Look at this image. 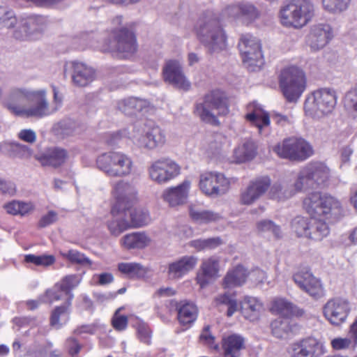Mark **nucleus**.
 I'll use <instances>...</instances> for the list:
<instances>
[{"label":"nucleus","mask_w":357,"mask_h":357,"mask_svg":"<svg viewBox=\"0 0 357 357\" xmlns=\"http://www.w3.org/2000/svg\"><path fill=\"white\" fill-rule=\"evenodd\" d=\"M181 173V167L169 158L153 161L148 167L149 178L157 184H165Z\"/></svg>","instance_id":"f8f14e48"},{"label":"nucleus","mask_w":357,"mask_h":357,"mask_svg":"<svg viewBox=\"0 0 357 357\" xmlns=\"http://www.w3.org/2000/svg\"><path fill=\"white\" fill-rule=\"evenodd\" d=\"M312 275H313L309 271H301L294 275L293 280L295 283L302 289L304 287L307 286Z\"/></svg>","instance_id":"e2e57ef3"},{"label":"nucleus","mask_w":357,"mask_h":357,"mask_svg":"<svg viewBox=\"0 0 357 357\" xmlns=\"http://www.w3.org/2000/svg\"><path fill=\"white\" fill-rule=\"evenodd\" d=\"M144 132L135 133L132 137L133 142L139 148L153 150L166 142L165 131L153 122L149 121L145 124Z\"/></svg>","instance_id":"2eb2a0df"},{"label":"nucleus","mask_w":357,"mask_h":357,"mask_svg":"<svg viewBox=\"0 0 357 357\" xmlns=\"http://www.w3.org/2000/svg\"><path fill=\"white\" fill-rule=\"evenodd\" d=\"M351 0H322L324 10L331 13H341L346 10L349 6Z\"/></svg>","instance_id":"603ef678"},{"label":"nucleus","mask_w":357,"mask_h":357,"mask_svg":"<svg viewBox=\"0 0 357 357\" xmlns=\"http://www.w3.org/2000/svg\"><path fill=\"white\" fill-rule=\"evenodd\" d=\"M271 311L275 314L284 317H301L304 314V311L282 298H275L272 303Z\"/></svg>","instance_id":"2f4dec72"},{"label":"nucleus","mask_w":357,"mask_h":357,"mask_svg":"<svg viewBox=\"0 0 357 357\" xmlns=\"http://www.w3.org/2000/svg\"><path fill=\"white\" fill-rule=\"evenodd\" d=\"M190 217L199 223H210L217 222L222 218V215L210 210H198L191 208L190 210Z\"/></svg>","instance_id":"37998d69"},{"label":"nucleus","mask_w":357,"mask_h":357,"mask_svg":"<svg viewBox=\"0 0 357 357\" xmlns=\"http://www.w3.org/2000/svg\"><path fill=\"white\" fill-rule=\"evenodd\" d=\"M332 29L327 24L313 25L307 36V44L312 51L324 47L332 38Z\"/></svg>","instance_id":"b1692460"},{"label":"nucleus","mask_w":357,"mask_h":357,"mask_svg":"<svg viewBox=\"0 0 357 357\" xmlns=\"http://www.w3.org/2000/svg\"><path fill=\"white\" fill-rule=\"evenodd\" d=\"M357 345V319L351 325L349 334L344 337H336L331 340V346L335 350L354 349Z\"/></svg>","instance_id":"f704fd0d"},{"label":"nucleus","mask_w":357,"mask_h":357,"mask_svg":"<svg viewBox=\"0 0 357 357\" xmlns=\"http://www.w3.org/2000/svg\"><path fill=\"white\" fill-rule=\"evenodd\" d=\"M239 4L226 6L219 16L208 11L198 21L195 27L199 40L211 53L219 52L227 46V36L220 22L240 17Z\"/></svg>","instance_id":"7ed1b4c3"},{"label":"nucleus","mask_w":357,"mask_h":357,"mask_svg":"<svg viewBox=\"0 0 357 357\" xmlns=\"http://www.w3.org/2000/svg\"><path fill=\"white\" fill-rule=\"evenodd\" d=\"M4 208L9 214L23 216L31 212L34 208V206L31 202L14 200L5 204Z\"/></svg>","instance_id":"c03bdc74"},{"label":"nucleus","mask_w":357,"mask_h":357,"mask_svg":"<svg viewBox=\"0 0 357 357\" xmlns=\"http://www.w3.org/2000/svg\"><path fill=\"white\" fill-rule=\"evenodd\" d=\"M244 338L237 334H232L222 340V349L225 357H238L244 348Z\"/></svg>","instance_id":"473e14b6"},{"label":"nucleus","mask_w":357,"mask_h":357,"mask_svg":"<svg viewBox=\"0 0 357 357\" xmlns=\"http://www.w3.org/2000/svg\"><path fill=\"white\" fill-rule=\"evenodd\" d=\"M331 177L330 168L322 162H311L304 166L298 172V186L303 190L315 188L324 185Z\"/></svg>","instance_id":"9d476101"},{"label":"nucleus","mask_w":357,"mask_h":357,"mask_svg":"<svg viewBox=\"0 0 357 357\" xmlns=\"http://www.w3.org/2000/svg\"><path fill=\"white\" fill-rule=\"evenodd\" d=\"M257 154V146L251 139H244L234 150V160L243 162L253 159Z\"/></svg>","instance_id":"72a5a7b5"},{"label":"nucleus","mask_w":357,"mask_h":357,"mask_svg":"<svg viewBox=\"0 0 357 357\" xmlns=\"http://www.w3.org/2000/svg\"><path fill=\"white\" fill-rule=\"evenodd\" d=\"M34 158L43 166L59 167L63 164L68 158L67 151L61 148H50L42 154L34 155Z\"/></svg>","instance_id":"c85d7f7f"},{"label":"nucleus","mask_w":357,"mask_h":357,"mask_svg":"<svg viewBox=\"0 0 357 357\" xmlns=\"http://www.w3.org/2000/svg\"><path fill=\"white\" fill-rule=\"evenodd\" d=\"M190 188L191 181L185 179L176 186L164 190L162 199L171 207L183 205L187 202Z\"/></svg>","instance_id":"5701e85b"},{"label":"nucleus","mask_w":357,"mask_h":357,"mask_svg":"<svg viewBox=\"0 0 357 357\" xmlns=\"http://www.w3.org/2000/svg\"><path fill=\"white\" fill-rule=\"evenodd\" d=\"M4 145L10 151V155L22 159H29L33 155L31 148L28 145L18 142L5 143Z\"/></svg>","instance_id":"49530a36"},{"label":"nucleus","mask_w":357,"mask_h":357,"mask_svg":"<svg viewBox=\"0 0 357 357\" xmlns=\"http://www.w3.org/2000/svg\"><path fill=\"white\" fill-rule=\"evenodd\" d=\"M262 308V303L256 298L246 296L242 302L241 310L246 319L254 320Z\"/></svg>","instance_id":"ea45409f"},{"label":"nucleus","mask_w":357,"mask_h":357,"mask_svg":"<svg viewBox=\"0 0 357 357\" xmlns=\"http://www.w3.org/2000/svg\"><path fill=\"white\" fill-rule=\"evenodd\" d=\"M229 99L220 91H214L205 96L202 102L197 104L195 114L204 122L211 125L220 123L218 117L229 112Z\"/></svg>","instance_id":"39448f33"},{"label":"nucleus","mask_w":357,"mask_h":357,"mask_svg":"<svg viewBox=\"0 0 357 357\" xmlns=\"http://www.w3.org/2000/svg\"><path fill=\"white\" fill-rule=\"evenodd\" d=\"M137 190L132 182L119 181L116 182L112 190V195L116 200L118 210L126 208L137 199Z\"/></svg>","instance_id":"aec40b11"},{"label":"nucleus","mask_w":357,"mask_h":357,"mask_svg":"<svg viewBox=\"0 0 357 357\" xmlns=\"http://www.w3.org/2000/svg\"><path fill=\"white\" fill-rule=\"evenodd\" d=\"M314 15V4L310 0H289L279 11L280 23L286 27L301 29L307 25Z\"/></svg>","instance_id":"20e7f679"},{"label":"nucleus","mask_w":357,"mask_h":357,"mask_svg":"<svg viewBox=\"0 0 357 357\" xmlns=\"http://www.w3.org/2000/svg\"><path fill=\"white\" fill-rule=\"evenodd\" d=\"M248 278V272L242 266L229 270L223 280L224 288H231L242 285Z\"/></svg>","instance_id":"e433bc0d"},{"label":"nucleus","mask_w":357,"mask_h":357,"mask_svg":"<svg viewBox=\"0 0 357 357\" xmlns=\"http://www.w3.org/2000/svg\"><path fill=\"white\" fill-rule=\"evenodd\" d=\"M273 151L281 158L303 161L313 154L311 145L302 138L289 137L276 144Z\"/></svg>","instance_id":"1a4fd4ad"},{"label":"nucleus","mask_w":357,"mask_h":357,"mask_svg":"<svg viewBox=\"0 0 357 357\" xmlns=\"http://www.w3.org/2000/svg\"><path fill=\"white\" fill-rule=\"evenodd\" d=\"M240 17H242L247 22L255 20L259 17L257 8L250 3L239 4Z\"/></svg>","instance_id":"13d9d810"},{"label":"nucleus","mask_w":357,"mask_h":357,"mask_svg":"<svg viewBox=\"0 0 357 357\" xmlns=\"http://www.w3.org/2000/svg\"><path fill=\"white\" fill-rule=\"evenodd\" d=\"M151 238L145 232L136 231L124 235L119 241L120 245L127 250L143 249L151 244Z\"/></svg>","instance_id":"7c9ffc66"},{"label":"nucleus","mask_w":357,"mask_h":357,"mask_svg":"<svg viewBox=\"0 0 357 357\" xmlns=\"http://www.w3.org/2000/svg\"><path fill=\"white\" fill-rule=\"evenodd\" d=\"M310 296L319 298L324 294V289L319 279L312 275L307 286L302 289Z\"/></svg>","instance_id":"6e6d98bb"},{"label":"nucleus","mask_w":357,"mask_h":357,"mask_svg":"<svg viewBox=\"0 0 357 357\" xmlns=\"http://www.w3.org/2000/svg\"><path fill=\"white\" fill-rule=\"evenodd\" d=\"M118 269L121 273L129 278H143L148 272L146 267L136 262L120 263L118 265Z\"/></svg>","instance_id":"a19ab883"},{"label":"nucleus","mask_w":357,"mask_h":357,"mask_svg":"<svg viewBox=\"0 0 357 357\" xmlns=\"http://www.w3.org/2000/svg\"><path fill=\"white\" fill-rule=\"evenodd\" d=\"M46 20L41 16H30L17 22L13 36L21 40H37L46 30Z\"/></svg>","instance_id":"ddd939ff"},{"label":"nucleus","mask_w":357,"mask_h":357,"mask_svg":"<svg viewBox=\"0 0 357 357\" xmlns=\"http://www.w3.org/2000/svg\"><path fill=\"white\" fill-rule=\"evenodd\" d=\"M132 229L138 228L148 225L151 222L149 212L142 208H125Z\"/></svg>","instance_id":"4c0bfd02"},{"label":"nucleus","mask_w":357,"mask_h":357,"mask_svg":"<svg viewBox=\"0 0 357 357\" xmlns=\"http://www.w3.org/2000/svg\"><path fill=\"white\" fill-rule=\"evenodd\" d=\"M222 143L220 141L214 140L210 142L206 148V152L208 157L215 158L219 155L222 151Z\"/></svg>","instance_id":"338daca9"},{"label":"nucleus","mask_w":357,"mask_h":357,"mask_svg":"<svg viewBox=\"0 0 357 357\" xmlns=\"http://www.w3.org/2000/svg\"><path fill=\"white\" fill-rule=\"evenodd\" d=\"M177 310L178 319L183 326H190L197 317L198 310L192 303L181 302L177 306Z\"/></svg>","instance_id":"c9c22d12"},{"label":"nucleus","mask_w":357,"mask_h":357,"mask_svg":"<svg viewBox=\"0 0 357 357\" xmlns=\"http://www.w3.org/2000/svg\"><path fill=\"white\" fill-rule=\"evenodd\" d=\"M271 327L274 337L286 339L294 333L296 326L291 324L288 319H278L271 323Z\"/></svg>","instance_id":"58836bf2"},{"label":"nucleus","mask_w":357,"mask_h":357,"mask_svg":"<svg viewBox=\"0 0 357 357\" xmlns=\"http://www.w3.org/2000/svg\"><path fill=\"white\" fill-rule=\"evenodd\" d=\"M306 79L302 69L294 66L285 68L280 76V87L289 102H296L305 89Z\"/></svg>","instance_id":"6e6552de"},{"label":"nucleus","mask_w":357,"mask_h":357,"mask_svg":"<svg viewBox=\"0 0 357 357\" xmlns=\"http://www.w3.org/2000/svg\"><path fill=\"white\" fill-rule=\"evenodd\" d=\"M75 123L70 120H63L54 126V130L57 135L63 137L74 132Z\"/></svg>","instance_id":"4d7b16f0"},{"label":"nucleus","mask_w":357,"mask_h":357,"mask_svg":"<svg viewBox=\"0 0 357 357\" xmlns=\"http://www.w3.org/2000/svg\"><path fill=\"white\" fill-rule=\"evenodd\" d=\"M310 219L296 217L291 222V229L298 236L307 237Z\"/></svg>","instance_id":"864d4df0"},{"label":"nucleus","mask_w":357,"mask_h":357,"mask_svg":"<svg viewBox=\"0 0 357 357\" xmlns=\"http://www.w3.org/2000/svg\"><path fill=\"white\" fill-rule=\"evenodd\" d=\"M53 100L50 102L45 88L13 86L2 101V106L11 114L22 118L41 119L56 112L62 105L63 96L52 86Z\"/></svg>","instance_id":"f257e3e1"},{"label":"nucleus","mask_w":357,"mask_h":357,"mask_svg":"<svg viewBox=\"0 0 357 357\" xmlns=\"http://www.w3.org/2000/svg\"><path fill=\"white\" fill-rule=\"evenodd\" d=\"M350 310L351 305L347 299L335 297L324 305L323 315L331 325L340 326L347 321Z\"/></svg>","instance_id":"dca6fc26"},{"label":"nucleus","mask_w":357,"mask_h":357,"mask_svg":"<svg viewBox=\"0 0 357 357\" xmlns=\"http://www.w3.org/2000/svg\"><path fill=\"white\" fill-rule=\"evenodd\" d=\"M112 218L107 222L109 234L114 237L119 236L124 231L132 229L125 208L118 210L117 206L112 208Z\"/></svg>","instance_id":"cd10ccee"},{"label":"nucleus","mask_w":357,"mask_h":357,"mask_svg":"<svg viewBox=\"0 0 357 357\" xmlns=\"http://www.w3.org/2000/svg\"><path fill=\"white\" fill-rule=\"evenodd\" d=\"M289 353L291 357H320L323 349L316 339L307 338L292 344Z\"/></svg>","instance_id":"a878e982"},{"label":"nucleus","mask_w":357,"mask_h":357,"mask_svg":"<svg viewBox=\"0 0 357 357\" xmlns=\"http://www.w3.org/2000/svg\"><path fill=\"white\" fill-rule=\"evenodd\" d=\"M138 339L146 344H151V331L145 324H139L137 328Z\"/></svg>","instance_id":"0e129e2a"},{"label":"nucleus","mask_w":357,"mask_h":357,"mask_svg":"<svg viewBox=\"0 0 357 357\" xmlns=\"http://www.w3.org/2000/svg\"><path fill=\"white\" fill-rule=\"evenodd\" d=\"M215 302L216 305H225L228 307L227 314L231 317L233 314L237 311L238 305L234 297L228 294L220 295L215 298Z\"/></svg>","instance_id":"5fc2aeb1"},{"label":"nucleus","mask_w":357,"mask_h":357,"mask_svg":"<svg viewBox=\"0 0 357 357\" xmlns=\"http://www.w3.org/2000/svg\"><path fill=\"white\" fill-rule=\"evenodd\" d=\"M298 178L294 182L288 179L280 180L273 183L270 188L268 195L273 200L285 202L303 190L302 186L298 187Z\"/></svg>","instance_id":"4be33fe9"},{"label":"nucleus","mask_w":357,"mask_h":357,"mask_svg":"<svg viewBox=\"0 0 357 357\" xmlns=\"http://www.w3.org/2000/svg\"><path fill=\"white\" fill-rule=\"evenodd\" d=\"M52 344L48 343L43 349L33 354L34 357H61V353L57 350H51Z\"/></svg>","instance_id":"69168bd1"},{"label":"nucleus","mask_w":357,"mask_h":357,"mask_svg":"<svg viewBox=\"0 0 357 357\" xmlns=\"http://www.w3.org/2000/svg\"><path fill=\"white\" fill-rule=\"evenodd\" d=\"M59 253L65 259L73 264H77L84 266H90L91 265V261L77 250H61Z\"/></svg>","instance_id":"09e8293b"},{"label":"nucleus","mask_w":357,"mask_h":357,"mask_svg":"<svg viewBox=\"0 0 357 357\" xmlns=\"http://www.w3.org/2000/svg\"><path fill=\"white\" fill-rule=\"evenodd\" d=\"M221 270L220 259L216 256L203 259L200 269L197 274L196 281L201 288L206 287L209 283L220 277Z\"/></svg>","instance_id":"6ab92c4d"},{"label":"nucleus","mask_w":357,"mask_h":357,"mask_svg":"<svg viewBox=\"0 0 357 357\" xmlns=\"http://www.w3.org/2000/svg\"><path fill=\"white\" fill-rule=\"evenodd\" d=\"M98 168L110 177L129 176L133 169V161L130 156L121 151L103 153L96 159Z\"/></svg>","instance_id":"423d86ee"},{"label":"nucleus","mask_w":357,"mask_h":357,"mask_svg":"<svg viewBox=\"0 0 357 357\" xmlns=\"http://www.w3.org/2000/svg\"><path fill=\"white\" fill-rule=\"evenodd\" d=\"M81 278L77 275H70L64 277L57 286L62 294H65L68 297V301L72 300L73 295L70 293L71 290L75 288L80 282Z\"/></svg>","instance_id":"a18cd8bd"},{"label":"nucleus","mask_w":357,"mask_h":357,"mask_svg":"<svg viewBox=\"0 0 357 357\" xmlns=\"http://www.w3.org/2000/svg\"><path fill=\"white\" fill-rule=\"evenodd\" d=\"M344 102L347 107L357 111V86L346 94Z\"/></svg>","instance_id":"774afa93"},{"label":"nucleus","mask_w":357,"mask_h":357,"mask_svg":"<svg viewBox=\"0 0 357 357\" xmlns=\"http://www.w3.org/2000/svg\"><path fill=\"white\" fill-rule=\"evenodd\" d=\"M24 261L38 266L48 267L55 263L56 259L52 255H36L29 254L24 256Z\"/></svg>","instance_id":"3c124183"},{"label":"nucleus","mask_w":357,"mask_h":357,"mask_svg":"<svg viewBox=\"0 0 357 357\" xmlns=\"http://www.w3.org/2000/svg\"><path fill=\"white\" fill-rule=\"evenodd\" d=\"M114 41L111 49L123 59L131 56L137 50L135 38L133 33L128 29L122 26L115 28L114 31Z\"/></svg>","instance_id":"f3484780"},{"label":"nucleus","mask_w":357,"mask_h":357,"mask_svg":"<svg viewBox=\"0 0 357 357\" xmlns=\"http://www.w3.org/2000/svg\"><path fill=\"white\" fill-rule=\"evenodd\" d=\"M121 310V308H119L116 310L112 319L113 327L119 331L126 330L128 326V317L120 314Z\"/></svg>","instance_id":"052dcab7"},{"label":"nucleus","mask_w":357,"mask_h":357,"mask_svg":"<svg viewBox=\"0 0 357 357\" xmlns=\"http://www.w3.org/2000/svg\"><path fill=\"white\" fill-rule=\"evenodd\" d=\"M238 49L243 63L251 70L259 68L264 63V57L259 40L252 36H243L238 43Z\"/></svg>","instance_id":"9b49d317"},{"label":"nucleus","mask_w":357,"mask_h":357,"mask_svg":"<svg viewBox=\"0 0 357 357\" xmlns=\"http://www.w3.org/2000/svg\"><path fill=\"white\" fill-rule=\"evenodd\" d=\"M162 74L165 82L174 86L185 91L190 88V82L185 76L182 66L178 61H168L163 67Z\"/></svg>","instance_id":"412c9836"},{"label":"nucleus","mask_w":357,"mask_h":357,"mask_svg":"<svg viewBox=\"0 0 357 357\" xmlns=\"http://www.w3.org/2000/svg\"><path fill=\"white\" fill-rule=\"evenodd\" d=\"M257 231L259 234H271L276 238L282 236L281 228L270 220H260L257 223Z\"/></svg>","instance_id":"8fccbe9b"},{"label":"nucleus","mask_w":357,"mask_h":357,"mask_svg":"<svg viewBox=\"0 0 357 357\" xmlns=\"http://www.w3.org/2000/svg\"><path fill=\"white\" fill-rule=\"evenodd\" d=\"M271 179L264 176L252 181L241 193V202L243 204L250 205L259 199L269 188Z\"/></svg>","instance_id":"393cba45"},{"label":"nucleus","mask_w":357,"mask_h":357,"mask_svg":"<svg viewBox=\"0 0 357 357\" xmlns=\"http://www.w3.org/2000/svg\"><path fill=\"white\" fill-rule=\"evenodd\" d=\"M62 292L56 284L52 289H47L45 293L40 296V300L44 303H52L56 301L61 299Z\"/></svg>","instance_id":"bf43d9fd"},{"label":"nucleus","mask_w":357,"mask_h":357,"mask_svg":"<svg viewBox=\"0 0 357 357\" xmlns=\"http://www.w3.org/2000/svg\"><path fill=\"white\" fill-rule=\"evenodd\" d=\"M63 74L65 76L69 75L73 83L77 86H86L96 78V72L92 67L78 61L66 62Z\"/></svg>","instance_id":"a211bd4d"},{"label":"nucleus","mask_w":357,"mask_h":357,"mask_svg":"<svg viewBox=\"0 0 357 357\" xmlns=\"http://www.w3.org/2000/svg\"><path fill=\"white\" fill-rule=\"evenodd\" d=\"M248 112L245 114V119L252 125L259 129L261 134L264 128L268 127L270 124V118L261 107L257 103L253 102L249 104L247 107Z\"/></svg>","instance_id":"c756f323"},{"label":"nucleus","mask_w":357,"mask_h":357,"mask_svg":"<svg viewBox=\"0 0 357 357\" xmlns=\"http://www.w3.org/2000/svg\"><path fill=\"white\" fill-rule=\"evenodd\" d=\"M303 208L312 216L307 238L320 241L330 232L324 220L334 221L343 215L344 209L337 198L318 192L308 194L303 199Z\"/></svg>","instance_id":"f03ea898"},{"label":"nucleus","mask_w":357,"mask_h":357,"mask_svg":"<svg viewBox=\"0 0 357 357\" xmlns=\"http://www.w3.org/2000/svg\"><path fill=\"white\" fill-rule=\"evenodd\" d=\"M17 22L15 14L12 9L0 6V29L14 28L17 26Z\"/></svg>","instance_id":"de8ad7c7"},{"label":"nucleus","mask_w":357,"mask_h":357,"mask_svg":"<svg viewBox=\"0 0 357 357\" xmlns=\"http://www.w3.org/2000/svg\"><path fill=\"white\" fill-rule=\"evenodd\" d=\"M17 137L22 142L28 144H33L36 142L37 134L36 131L31 128L21 129L17 133Z\"/></svg>","instance_id":"680f3d73"},{"label":"nucleus","mask_w":357,"mask_h":357,"mask_svg":"<svg viewBox=\"0 0 357 357\" xmlns=\"http://www.w3.org/2000/svg\"><path fill=\"white\" fill-rule=\"evenodd\" d=\"M199 186L206 195L216 197L222 195L228 191L230 180L222 173L207 172L200 175Z\"/></svg>","instance_id":"4468645a"},{"label":"nucleus","mask_w":357,"mask_h":357,"mask_svg":"<svg viewBox=\"0 0 357 357\" xmlns=\"http://www.w3.org/2000/svg\"><path fill=\"white\" fill-rule=\"evenodd\" d=\"M335 105V91L329 89H321L307 97L304 110L307 116L319 119L331 114Z\"/></svg>","instance_id":"0eeeda50"},{"label":"nucleus","mask_w":357,"mask_h":357,"mask_svg":"<svg viewBox=\"0 0 357 357\" xmlns=\"http://www.w3.org/2000/svg\"><path fill=\"white\" fill-rule=\"evenodd\" d=\"M70 302L67 301L64 305L56 307L51 316V325L55 328H60L69 318Z\"/></svg>","instance_id":"79ce46f5"},{"label":"nucleus","mask_w":357,"mask_h":357,"mask_svg":"<svg viewBox=\"0 0 357 357\" xmlns=\"http://www.w3.org/2000/svg\"><path fill=\"white\" fill-rule=\"evenodd\" d=\"M197 258L194 256H185L168 264L167 277L169 280L181 279L194 269L197 264Z\"/></svg>","instance_id":"bb28decb"}]
</instances>
